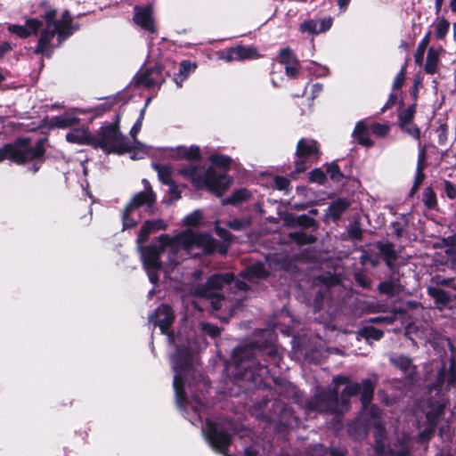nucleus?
<instances>
[{
    "instance_id": "nucleus-1",
    "label": "nucleus",
    "mask_w": 456,
    "mask_h": 456,
    "mask_svg": "<svg viewBox=\"0 0 456 456\" xmlns=\"http://www.w3.org/2000/svg\"><path fill=\"white\" fill-rule=\"evenodd\" d=\"M167 227V224L162 219L148 220L144 222L138 234L137 242L143 268L152 283L158 282L161 269L167 273L188 256L215 252L224 255L227 252V247L218 243L209 234L195 233L191 230L184 231L174 237L167 234L160 235L159 237V247L142 246L151 232L165 230Z\"/></svg>"
},
{
    "instance_id": "nucleus-2",
    "label": "nucleus",
    "mask_w": 456,
    "mask_h": 456,
    "mask_svg": "<svg viewBox=\"0 0 456 456\" xmlns=\"http://www.w3.org/2000/svg\"><path fill=\"white\" fill-rule=\"evenodd\" d=\"M175 314L167 305H161L154 314L150 315L149 322L154 327L159 326L161 333L167 334L170 345L174 346L175 353L171 356V363L174 370V389L176 403L183 411L189 421L198 426L202 421L204 403L200 395L197 393L207 383L196 380V370L193 368L194 354L200 349V346L190 343L187 338L178 334L176 337L168 333V329L173 323Z\"/></svg>"
},
{
    "instance_id": "nucleus-3",
    "label": "nucleus",
    "mask_w": 456,
    "mask_h": 456,
    "mask_svg": "<svg viewBox=\"0 0 456 456\" xmlns=\"http://www.w3.org/2000/svg\"><path fill=\"white\" fill-rule=\"evenodd\" d=\"M361 392V401L365 411H369L371 418L370 422L375 425V451L378 454H386V456H409V442L404 437L403 442L398 444H394L389 447L388 451H385V429L379 422L380 411L379 409L371 405L368 409L373 392L374 384L370 379H364L362 385L358 383H350L344 389L341 395V403L338 401V392L337 389H332L328 392H323L317 395L311 403L312 408L320 411H327L333 414H340L348 409L347 398Z\"/></svg>"
},
{
    "instance_id": "nucleus-4",
    "label": "nucleus",
    "mask_w": 456,
    "mask_h": 456,
    "mask_svg": "<svg viewBox=\"0 0 456 456\" xmlns=\"http://www.w3.org/2000/svg\"><path fill=\"white\" fill-rule=\"evenodd\" d=\"M170 156L190 160V163L180 167L177 172L196 188L206 189L216 196H221L228 189L231 179L226 173L232 162L230 157L213 154L209 158L211 166L205 167L195 162L201 156L200 147L196 145L178 146L171 151Z\"/></svg>"
},
{
    "instance_id": "nucleus-5",
    "label": "nucleus",
    "mask_w": 456,
    "mask_h": 456,
    "mask_svg": "<svg viewBox=\"0 0 456 456\" xmlns=\"http://www.w3.org/2000/svg\"><path fill=\"white\" fill-rule=\"evenodd\" d=\"M269 271L266 269L265 265L262 263H256L246 269L242 273L244 281L234 280L232 273L216 274L211 276L204 287L198 288L195 290V295L199 297H204L210 300V304L215 310L221 309L225 304V299L223 297L219 289L224 285L234 284V287L239 290H246L249 288V283H253L256 279H262L268 275Z\"/></svg>"
},
{
    "instance_id": "nucleus-6",
    "label": "nucleus",
    "mask_w": 456,
    "mask_h": 456,
    "mask_svg": "<svg viewBox=\"0 0 456 456\" xmlns=\"http://www.w3.org/2000/svg\"><path fill=\"white\" fill-rule=\"evenodd\" d=\"M55 14L56 12L54 10L48 11L45 14L46 26L41 31L37 46L34 51L35 53H43L50 56L53 48L55 46L54 45H52V41L55 35H58V44L56 45L58 46L75 31V28L71 25V17L68 11H65L62 13V17L60 21L54 20Z\"/></svg>"
},
{
    "instance_id": "nucleus-7",
    "label": "nucleus",
    "mask_w": 456,
    "mask_h": 456,
    "mask_svg": "<svg viewBox=\"0 0 456 456\" xmlns=\"http://www.w3.org/2000/svg\"><path fill=\"white\" fill-rule=\"evenodd\" d=\"M45 153L44 142L38 141L31 145L28 139H19L12 144H6L0 149V162L10 159L17 164H24L29 161H36L32 172L36 173L39 167L37 162L41 161Z\"/></svg>"
},
{
    "instance_id": "nucleus-8",
    "label": "nucleus",
    "mask_w": 456,
    "mask_h": 456,
    "mask_svg": "<svg viewBox=\"0 0 456 456\" xmlns=\"http://www.w3.org/2000/svg\"><path fill=\"white\" fill-rule=\"evenodd\" d=\"M142 183L144 185L143 191L134 194L124 209L122 216L124 229L134 227L141 220L142 213L152 212L156 196L146 179H142Z\"/></svg>"
},
{
    "instance_id": "nucleus-9",
    "label": "nucleus",
    "mask_w": 456,
    "mask_h": 456,
    "mask_svg": "<svg viewBox=\"0 0 456 456\" xmlns=\"http://www.w3.org/2000/svg\"><path fill=\"white\" fill-rule=\"evenodd\" d=\"M256 349L251 345L239 346L232 353L233 363L238 370H243V372L238 374L241 378L252 379L254 382H257V377L262 379L265 374L268 373L266 366L256 362Z\"/></svg>"
},
{
    "instance_id": "nucleus-10",
    "label": "nucleus",
    "mask_w": 456,
    "mask_h": 456,
    "mask_svg": "<svg viewBox=\"0 0 456 456\" xmlns=\"http://www.w3.org/2000/svg\"><path fill=\"white\" fill-rule=\"evenodd\" d=\"M92 146L100 148L106 153L121 154L131 151L130 143L118 131V124L102 126L93 135Z\"/></svg>"
},
{
    "instance_id": "nucleus-11",
    "label": "nucleus",
    "mask_w": 456,
    "mask_h": 456,
    "mask_svg": "<svg viewBox=\"0 0 456 456\" xmlns=\"http://www.w3.org/2000/svg\"><path fill=\"white\" fill-rule=\"evenodd\" d=\"M319 157L320 149L316 141L308 138L299 140L296 151V172H305L310 166L318 160Z\"/></svg>"
},
{
    "instance_id": "nucleus-12",
    "label": "nucleus",
    "mask_w": 456,
    "mask_h": 456,
    "mask_svg": "<svg viewBox=\"0 0 456 456\" xmlns=\"http://www.w3.org/2000/svg\"><path fill=\"white\" fill-rule=\"evenodd\" d=\"M202 433L214 451L224 456H230L227 449L231 444V436L223 427L207 419L206 426L202 428Z\"/></svg>"
},
{
    "instance_id": "nucleus-13",
    "label": "nucleus",
    "mask_w": 456,
    "mask_h": 456,
    "mask_svg": "<svg viewBox=\"0 0 456 456\" xmlns=\"http://www.w3.org/2000/svg\"><path fill=\"white\" fill-rule=\"evenodd\" d=\"M133 21L135 25L147 32L156 33L157 27L154 18L153 4L135 5L134 7Z\"/></svg>"
},
{
    "instance_id": "nucleus-14",
    "label": "nucleus",
    "mask_w": 456,
    "mask_h": 456,
    "mask_svg": "<svg viewBox=\"0 0 456 456\" xmlns=\"http://www.w3.org/2000/svg\"><path fill=\"white\" fill-rule=\"evenodd\" d=\"M164 81L165 77L162 74L161 68L159 66L141 71L135 77L136 84L146 88L159 87Z\"/></svg>"
},
{
    "instance_id": "nucleus-15",
    "label": "nucleus",
    "mask_w": 456,
    "mask_h": 456,
    "mask_svg": "<svg viewBox=\"0 0 456 456\" xmlns=\"http://www.w3.org/2000/svg\"><path fill=\"white\" fill-rule=\"evenodd\" d=\"M333 23L331 17H325L321 20H307L302 22L299 26V30L302 33H309L312 35H318L328 31Z\"/></svg>"
},
{
    "instance_id": "nucleus-16",
    "label": "nucleus",
    "mask_w": 456,
    "mask_h": 456,
    "mask_svg": "<svg viewBox=\"0 0 456 456\" xmlns=\"http://www.w3.org/2000/svg\"><path fill=\"white\" fill-rule=\"evenodd\" d=\"M42 23L37 19H28L24 25L9 24L7 29L10 33L20 38H27L37 34Z\"/></svg>"
},
{
    "instance_id": "nucleus-17",
    "label": "nucleus",
    "mask_w": 456,
    "mask_h": 456,
    "mask_svg": "<svg viewBox=\"0 0 456 456\" xmlns=\"http://www.w3.org/2000/svg\"><path fill=\"white\" fill-rule=\"evenodd\" d=\"M144 115V109L141 110L140 116L136 122L134 124L130 130V135L133 138L134 142L133 144L130 145L131 147V159H142L144 158V156L147 154V148L144 145H142L140 142H138L135 140L136 134L140 132L142 128V123Z\"/></svg>"
},
{
    "instance_id": "nucleus-18",
    "label": "nucleus",
    "mask_w": 456,
    "mask_h": 456,
    "mask_svg": "<svg viewBox=\"0 0 456 456\" xmlns=\"http://www.w3.org/2000/svg\"><path fill=\"white\" fill-rule=\"evenodd\" d=\"M281 64L284 65L286 75L295 78L298 74L299 63L293 52L289 48L281 50L279 54Z\"/></svg>"
},
{
    "instance_id": "nucleus-19",
    "label": "nucleus",
    "mask_w": 456,
    "mask_h": 456,
    "mask_svg": "<svg viewBox=\"0 0 456 456\" xmlns=\"http://www.w3.org/2000/svg\"><path fill=\"white\" fill-rule=\"evenodd\" d=\"M66 140L71 143L79 145H91L93 142V135L88 129L84 126L72 128L67 134Z\"/></svg>"
},
{
    "instance_id": "nucleus-20",
    "label": "nucleus",
    "mask_w": 456,
    "mask_h": 456,
    "mask_svg": "<svg viewBox=\"0 0 456 456\" xmlns=\"http://www.w3.org/2000/svg\"><path fill=\"white\" fill-rule=\"evenodd\" d=\"M370 130V126H368L366 121H359L355 126L353 136L360 144L370 147L373 145V142L369 137Z\"/></svg>"
},
{
    "instance_id": "nucleus-21",
    "label": "nucleus",
    "mask_w": 456,
    "mask_h": 456,
    "mask_svg": "<svg viewBox=\"0 0 456 456\" xmlns=\"http://www.w3.org/2000/svg\"><path fill=\"white\" fill-rule=\"evenodd\" d=\"M197 65L195 62H191L190 61H183L180 63L179 71L175 76L174 81L177 87H182L183 83L187 79V77L195 71Z\"/></svg>"
},
{
    "instance_id": "nucleus-22",
    "label": "nucleus",
    "mask_w": 456,
    "mask_h": 456,
    "mask_svg": "<svg viewBox=\"0 0 456 456\" xmlns=\"http://www.w3.org/2000/svg\"><path fill=\"white\" fill-rule=\"evenodd\" d=\"M445 248L446 263H450L452 268H456V234L443 240Z\"/></svg>"
},
{
    "instance_id": "nucleus-23",
    "label": "nucleus",
    "mask_w": 456,
    "mask_h": 456,
    "mask_svg": "<svg viewBox=\"0 0 456 456\" xmlns=\"http://www.w3.org/2000/svg\"><path fill=\"white\" fill-rule=\"evenodd\" d=\"M78 118L69 114L65 113L62 115L55 116L51 118L50 126L52 127L57 128H67L71 127L78 122Z\"/></svg>"
},
{
    "instance_id": "nucleus-24",
    "label": "nucleus",
    "mask_w": 456,
    "mask_h": 456,
    "mask_svg": "<svg viewBox=\"0 0 456 456\" xmlns=\"http://www.w3.org/2000/svg\"><path fill=\"white\" fill-rule=\"evenodd\" d=\"M236 61L254 60L260 57L256 48L253 46L236 45L234 46Z\"/></svg>"
},
{
    "instance_id": "nucleus-25",
    "label": "nucleus",
    "mask_w": 456,
    "mask_h": 456,
    "mask_svg": "<svg viewBox=\"0 0 456 456\" xmlns=\"http://www.w3.org/2000/svg\"><path fill=\"white\" fill-rule=\"evenodd\" d=\"M428 292L441 307L446 305L450 301V295L439 287H428Z\"/></svg>"
},
{
    "instance_id": "nucleus-26",
    "label": "nucleus",
    "mask_w": 456,
    "mask_h": 456,
    "mask_svg": "<svg viewBox=\"0 0 456 456\" xmlns=\"http://www.w3.org/2000/svg\"><path fill=\"white\" fill-rule=\"evenodd\" d=\"M439 61V51L431 47L428 51L425 70L428 74H434L436 71Z\"/></svg>"
},
{
    "instance_id": "nucleus-27",
    "label": "nucleus",
    "mask_w": 456,
    "mask_h": 456,
    "mask_svg": "<svg viewBox=\"0 0 456 456\" xmlns=\"http://www.w3.org/2000/svg\"><path fill=\"white\" fill-rule=\"evenodd\" d=\"M349 203L344 199L334 200L329 207V215L334 219L338 218L340 214L348 207Z\"/></svg>"
},
{
    "instance_id": "nucleus-28",
    "label": "nucleus",
    "mask_w": 456,
    "mask_h": 456,
    "mask_svg": "<svg viewBox=\"0 0 456 456\" xmlns=\"http://www.w3.org/2000/svg\"><path fill=\"white\" fill-rule=\"evenodd\" d=\"M153 168L157 171L159 179L166 184L172 183V172L169 167L160 164H153Z\"/></svg>"
},
{
    "instance_id": "nucleus-29",
    "label": "nucleus",
    "mask_w": 456,
    "mask_h": 456,
    "mask_svg": "<svg viewBox=\"0 0 456 456\" xmlns=\"http://www.w3.org/2000/svg\"><path fill=\"white\" fill-rule=\"evenodd\" d=\"M416 112V105L411 104L399 114L400 126H409L411 123Z\"/></svg>"
},
{
    "instance_id": "nucleus-30",
    "label": "nucleus",
    "mask_w": 456,
    "mask_h": 456,
    "mask_svg": "<svg viewBox=\"0 0 456 456\" xmlns=\"http://www.w3.org/2000/svg\"><path fill=\"white\" fill-rule=\"evenodd\" d=\"M250 197V192L247 189L235 191L231 197L224 200V204H236L247 200Z\"/></svg>"
},
{
    "instance_id": "nucleus-31",
    "label": "nucleus",
    "mask_w": 456,
    "mask_h": 456,
    "mask_svg": "<svg viewBox=\"0 0 456 456\" xmlns=\"http://www.w3.org/2000/svg\"><path fill=\"white\" fill-rule=\"evenodd\" d=\"M422 201L428 208H435L437 205L436 196L430 187H427L422 193Z\"/></svg>"
},
{
    "instance_id": "nucleus-32",
    "label": "nucleus",
    "mask_w": 456,
    "mask_h": 456,
    "mask_svg": "<svg viewBox=\"0 0 456 456\" xmlns=\"http://www.w3.org/2000/svg\"><path fill=\"white\" fill-rule=\"evenodd\" d=\"M394 364L405 373H411L412 367L411 360L406 356H398L394 358Z\"/></svg>"
},
{
    "instance_id": "nucleus-33",
    "label": "nucleus",
    "mask_w": 456,
    "mask_h": 456,
    "mask_svg": "<svg viewBox=\"0 0 456 456\" xmlns=\"http://www.w3.org/2000/svg\"><path fill=\"white\" fill-rule=\"evenodd\" d=\"M450 28V23L444 20H440L436 25V36L437 38L442 39L447 34Z\"/></svg>"
},
{
    "instance_id": "nucleus-34",
    "label": "nucleus",
    "mask_w": 456,
    "mask_h": 456,
    "mask_svg": "<svg viewBox=\"0 0 456 456\" xmlns=\"http://www.w3.org/2000/svg\"><path fill=\"white\" fill-rule=\"evenodd\" d=\"M370 128L374 134L379 137L386 136L389 132V126L387 124L371 123Z\"/></svg>"
},
{
    "instance_id": "nucleus-35",
    "label": "nucleus",
    "mask_w": 456,
    "mask_h": 456,
    "mask_svg": "<svg viewBox=\"0 0 456 456\" xmlns=\"http://www.w3.org/2000/svg\"><path fill=\"white\" fill-rule=\"evenodd\" d=\"M423 170H424V168H421L420 166L417 167V168H416L415 180H414L413 185L411 190V196L416 193V191L419 190L420 184L424 181L425 175L423 173Z\"/></svg>"
},
{
    "instance_id": "nucleus-36",
    "label": "nucleus",
    "mask_w": 456,
    "mask_h": 456,
    "mask_svg": "<svg viewBox=\"0 0 456 456\" xmlns=\"http://www.w3.org/2000/svg\"><path fill=\"white\" fill-rule=\"evenodd\" d=\"M201 218L202 216L200 211L196 210L183 218V224L187 226H196L200 223Z\"/></svg>"
},
{
    "instance_id": "nucleus-37",
    "label": "nucleus",
    "mask_w": 456,
    "mask_h": 456,
    "mask_svg": "<svg viewBox=\"0 0 456 456\" xmlns=\"http://www.w3.org/2000/svg\"><path fill=\"white\" fill-rule=\"evenodd\" d=\"M218 59L223 60L226 62L237 61L234 47H231L227 50L220 51L217 53Z\"/></svg>"
},
{
    "instance_id": "nucleus-38",
    "label": "nucleus",
    "mask_w": 456,
    "mask_h": 456,
    "mask_svg": "<svg viewBox=\"0 0 456 456\" xmlns=\"http://www.w3.org/2000/svg\"><path fill=\"white\" fill-rule=\"evenodd\" d=\"M250 224L249 219H235L227 223L228 227L234 231H241Z\"/></svg>"
},
{
    "instance_id": "nucleus-39",
    "label": "nucleus",
    "mask_w": 456,
    "mask_h": 456,
    "mask_svg": "<svg viewBox=\"0 0 456 456\" xmlns=\"http://www.w3.org/2000/svg\"><path fill=\"white\" fill-rule=\"evenodd\" d=\"M327 174L333 181L338 182L342 178V173L340 172L338 166L335 163L328 166Z\"/></svg>"
},
{
    "instance_id": "nucleus-40",
    "label": "nucleus",
    "mask_w": 456,
    "mask_h": 456,
    "mask_svg": "<svg viewBox=\"0 0 456 456\" xmlns=\"http://www.w3.org/2000/svg\"><path fill=\"white\" fill-rule=\"evenodd\" d=\"M290 237L299 244H307L314 241L313 236L301 232H291Z\"/></svg>"
},
{
    "instance_id": "nucleus-41",
    "label": "nucleus",
    "mask_w": 456,
    "mask_h": 456,
    "mask_svg": "<svg viewBox=\"0 0 456 456\" xmlns=\"http://www.w3.org/2000/svg\"><path fill=\"white\" fill-rule=\"evenodd\" d=\"M362 334L366 338H368V339L371 338L373 340H379L383 336V332L381 330H379L374 328H365L362 330Z\"/></svg>"
},
{
    "instance_id": "nucleus-42",
    "label": "nucleus",
    "mask_w": 456,
    "mask_h": 456,
    "mask_svg": "<svg viewBox=\"0 0 456 456\" xmlns=\"http://www.w3.org/2000/svg\"><path fill=\"white\" fill-rule=\"evenodd\" d=\"M200 327L202 331L208 334L212 338H216L220 334V329L216 326L211 325L209 323L201 322Z\"/></svg>"
},
{
    "instance_id": "nucleus-43",
    "label": "nucleus",
    "mask_w": 456,
    "mask_h": 456,
    "mask_svg": "<svg viewBox=\"0 0 456 456\" xmlns=\"http://www.w3.org/2000/svg\"><path fill=\"white\" fill-rule=\"evenodd\" d=\"M379 289L381 293L394 295L395 292V285L391 281H383L379 284Z\"/></svg>"
},
{
    "instance_id": "nucleus-44",
    "label": "nucleus",
    "mask_w": 456,
    "mask_h": 456,
    "mask_svg": "<svg viewBox=\"0 0 456 456\" xmlns=\"http://www.w3.org/2000/svg\"><path fill=\"white\" fill-rule=\"evenodd\" d=\"M310 181L322 184L325 181V174L321 169H314L310 174Z\"/></svg>"
},
{
    "instance_id": "nucleus-45",
    "label": "nucleus",
    "mask_w": 456,
    "mask_h": 456,
    "mask_svg": "<svg viewBox=\"0 0 456 456\" xmlns=\"http://www.w3.org/2000/svg\"><path fill=\"white\" fill-rule=\"evenodd\" d=\"M274 183L277 189L281 191L287 190L289 186V180L283 176H276L274 178Z\"/></svg>"
},
{
    "instance_id": "nucleus-46",
    "label": "nucleus",
    "mask_w": 456,
    "mask_h": 456,
    "mask_svg": "<svg viewBox=\"0 0 456 456\" xmlns=\"http://www.w3.org/2000/svg\"><path fill=\"white\" fill-rule=\"evenodd\" d=\"M444 191L449 199L454 200L456 198V188L450 181H444Z\"/></svg>"
},
{
    "instance_id": "nucleus-47",
    "label": "nucleus",
    "mask_w": 456,
    "mask_h": 456,
    "mask_svg": "<svg viewBox=\"0 0 456 456\" xmlns=\"http://www.w3.org/2000/svg\"><path fill=\"white\" fill-rule=\"evenodd\" d=\"M401 128L407 134H409L411 136H412L415 139H419V130L418 127H416L414 125L410 123L409 126H401Z\"/></svg>"
},
{
    "instance_id": "nucleus-48",
    "label": "nucleus",
    "mask_w": 456,
    "mask_h": 456,
    "mask_svg": "<svg viewBox=\"0 0 456 456\" xmlns=\"http://www.w3.org/2000/svg\"><path fill=\"white\" fill-rule=\"evenodd\" d=\"M404 69H402L401 71L396 75L394 83H393V89L398 90L402 87L403 82H404Z\"/></svg>"
},
{
    "instance_id": "nucleus-49",
    "label": "nucleus",
    "mask_w": 456,
    "mask_h": 456,
    "mask_svg": "<svg viewBox=\"0 0 456 456\" xmlns=\"http://www.w3.org/2000/svg\"><path fill=\"white\" fill-rule=\"evenodd\" d=\"M430 36H431V32L430 31H428L424 36V37L421 39V41L419 42V45L417 47L418 51L425 53L426 48L428 47V44L430 42Z\"/></svg>"
},
{
    "instance_id": "nucleus-50",
    "label": "nucleus",
    "mask_w": 456,
    "mask_h": 456,
    "mask_svg": "<svg viewBox=\"0 0 456 456\" xmlns=\"http://www.w3.org/2000/svg\"><path fill=\"white\" fill-rule=\"evenodd\" d=\"M436 282L437 285L450 286L456 290V283L452 279H440L437 277Z\"/></svg>"
},
{
    "instance_id": "nucleus-51",
    "label": "nucleus",
    "mask_w": 456,
    "mask_h": 456,
    "mask_svg": "<svg viewBox=\"0 0 456 456\" xmlns=\"http://www.w3.org/2000/svg\"><path fill=\"white\" fill-rule=\"evenodd\" d=\"M216 231L217 235L224 241H229L231 240V235L225 229L216 226Z\"/></svg>"
},
{
    "instance_id": "nucleus-52",
    "label": "nucleus",
    "mask_w": 456,
    "mask_h": 456,
    "mask_svg": "<svg viewBox=\"0 0 456 456\" xmlns=\"http://www.w3.org/2000/svg\"><path fill=\"white\" fill-rule=\"evenodd\" d=\"M12 50V45L10 43L4 42L0 44V59L4 57L5 53Z\"/></svg>"
},
{
    "instance_id": "nucleus-53",
    "label": "nucleus",
    "mask_w": 456,
    "mask_h": 456,
    "mask_svg": "<svg viewBox=\"0 0 456 456\" xmlns=\"http://www.w3.org/2000/svg\"><path fill=\"white\" fill-rule=\"evenodd\" d=\"M425 155H426V152H425V149L422 148L419 153V156H418V163H417V167H421V168H425V165H424V161H425Z\"/></svg>"
},
{
    "instance_id": "nucleus-54",
    "label": "nucleus",
    "mask_w": 456,
    "mask_h": 456,
    "mask_svg": "<svg viewBox=\"0 0 456 456\" xmlns=\"http://www.w3.org/2000/svg\"><path fill=\"white\" fill-rule=\"evenodd\" d=\"M395 316L382 317V318H373L371 319L372 322H384L386 323H392L394 322Z\"/></svg>"
},
{
    "instance_id": "nucleus-55",
    "label": "nucleus",
    "mask_w": 456,
    "mask_h": 456,
    "mask_svg": "<svg viewBox=\"0 0 456 456\" xmlns=\"http://www.w3.org/2000/svg\"><path fill=\"white\" fill-rule=\"evenodd\" d=\"M356 279L360 285L363 288H368L370 286V281L366 278H363L361 274L356 275Z\"/></svg>"
},
{
    "instance_id": "nucleus-56",
    "label": "nucleus",
    "mask_w": 456,
    "mask_h": 456,
    "mask_svg": "<svg viewBox=\"0 0 456 456\" xmlns=\"http://www.w3.org/2000/svg\"><path fill=\"white\" fill-rule=\"evenodd\" d=\"M169 194L172 197V200H178L180 198V192L177 188L175 186H171L169 189Z\"/></svg>"
},
{
    "instance_id": "nucleus-57",
    "label": "nucleus",
    "mask_w": 456,
    "mask_h": 456,
    "mask_svg": "<svg viewBox=\"0 0 456 456\" xmlns=\"http://www.w3.org/2000/svg\"><path fill=\"white\" fill-rule=\"evenodd\" d=\"M322 90V86L319 83L314 84L312 86V93L314 97H315L318 94H320Z\"/></svg>"
},
{
    "instance_id": "nucleus-58",
    "label": "nucleus",
    "mask_w": 456,
    "mask_h": 456,
    "mask_svg": "<svg viewBox=\"0 0 456 456\" xmlns=\"http://www.w3.org/2000/svg\"><path fill=\"white\" fill-rule=\"evenodd\" d=\"M424 53L423 52H420V51H416V53H415V62L418 63V64H421L422 61H423V59H424Z\"/></svg>"
},
{
    "instance_id": "nucleus-59",
    "label": "nucleus",
    "mask_w": 456,
    "mask_h": 456,
    "mask_svg": "<svg viewBox=\"0 0 456 456\" xmlns=\"http://www.w3.org/2000/svg\"><path fill=\"white\" fill-rule=\"evenodd\" d=\"M350 235L354 238H360L361 237V230L358 227H354L349 232Z\"/></svg>"
},
{
    "instance_id": "nucleus-60",
    "label": "nucleus",
    "mask_w": 456,
    "mask_h": 456,
    "mask_svg": "<svg viewBox=\"0 0 456 456\" xmlns=\"http://www.w3.org/2000/svg\"><path fill=\"white\" fill-rule=\"evenodd\" d=\"M444 377V367L441 368L437 372V386L442 384Z\"/></svg>"
},
{
    "instance_id": "nucleus-61",
    "label": "nucleus",
    "mask_w": 456,
    "mask_h": 456,
    "mask_svg": "<svg viewBox=\"0 0 456 456\" xmlns=\"http://www.w3.org/2000/svg\"><path fill=\"white\" fill-rule=\"evenodd\" d=\"M256 450L254 446H250L245 449V456H256Z\"/></svg>"
},
{
    "instance_id": "nucleus-62",
    "label": "nucleus",
    "mask_w": 456,
    "mask_h": 456,
    "mask_svg": "<svg viewBox=\"0 0 456 456\" xmlns=\"http://www.w3.org/2000/svg\"><path fill=\"white\" fill-rule=\"evenodd\" d=\"M444 2V0H435V8L436 13H438L441 11Z\"/></svg>"
},
{
    "instance_id": "nucleus-63",
    "label": "nucleus",
    "mask_w": 456,
    "mask_h": 456,
    "mask_svg": "<svg viewBox=\"0 0 456 456\" xmlns=\"http://www.w3.org/2000/svg\"><path fill=\"white\" fill-rule=\"evenodd\" d=\"M351 0H338V4L340 9L345 10Z\"/></svg>"
},
{
    "instance_id": "nucleus-64",
    "label": "nucleus",
    "mask_w": 456,
    "mask_h": 456,
    "mask_svg": "<svg viewBox=\"0 0 456 456\" xmlns=\"http://www.w3.org/2000/svg\"><path fill=\"white\" fill-rule=\"evenodd\" d=\"M333 381H334L336 386H338L340 384L346 383V379L345 377H336L333 379Z\"/></svg>"
}]
</instances>
